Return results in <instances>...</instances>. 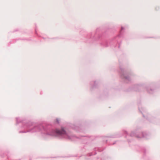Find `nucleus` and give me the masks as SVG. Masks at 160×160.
Listing matches in <instances>:
<instances>
[{
    "label": "nucleus",
    "mask_w": 160,
    "mask_h": 160,
    "mask_svg": "<svg viewBox=\"0 0 160 160\" xmlns=\"http://www.w3.org/2000/svg\"><path fill=\"white\" fill-rule=\"evenodd\" d=\"M56 132L58 135L64 134H65V131L63 128H62L61 130L56 129Z\"/></svg>",
    "instance_id": "1"
}]
</instances>
